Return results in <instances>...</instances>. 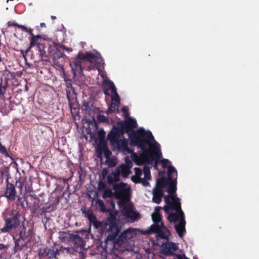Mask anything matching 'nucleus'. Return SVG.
<instances>
[{"mask_svg": "<svg viewBox=\"0 0 259 259\" xmlns=\"http://www.w3.org/2000/svg\"><path fill=\"white\" fill-rule=\"evenodd\" d=\"M129 138L132 145L138 146L142 151L139 156H137V165L152 162L154 160H158L161 157L160 145L155 140L151 131L141 127L130 135Z\"/></svg>", "mask_w": 259, "mask_h": 259, "instance_id": "1", "label": "nucleus"}, {"mask_svg": "<svg viewBox=\"0 0 259 259\" xmlns=\"http://www.w3.org/2000/svg\"><path fill=\"white\" fill-rule=\"evenodd\" d=\"M34 235L33 227H27L23 223L19 231L12 235L14 241V251L17 252L23 250L31 242Z\"/></svg>", "mask_w": 259, "mask_h": 259, "instance_id": "2", "label": "nucleus"}, {"mask_svg": "<svg viewBox=\"0 0 259 259\" xmlns=\"http://www.w3.org/2000/svg\"><path fill=\"white\" fill-rule=\"evenodd\" d=\"M177 179V176L174 179L172 178L167 185V192L169 193V195L164 197V201L166 205L163 207V209L166 213H169L172 209L181 208L180 199L176 196Z\"/></svg>", "mask_w": 259, "mask_h": 259, "instance_id": "3", "label": "nucleus"}, {"mask_svg": "<svg viewBox=\"0 0 259 259\" xmlns=\"http://www.w3.org/2000/svg\"><path fill=\"white\" fill-rule=\"evenodd\" d=\"M107 139L113 147V150L130 152L127 141L124 137L122 131L119 128V126L112 127L107 135Z\"/></svg>", "mask_w": 259, "mask_h": 259, "instance_id": "4", "label": "nucleus"}, {"mask_svg": "<svg viewBox=\"0 0 259 259\" xmlns=\"http://www.w3.org/2000/svg\"><path fill=\"white\" fill-rule=\"evenodd\" d=\"M21 218L22 215L17 210L13 209L9 211L4 219L5 226L0 229V233H9L17 229L20 225Z\"/></svg>", "mask_w": 259, "mask_h": 259, "instance_id": "5", "label": "nucleus"}, {"mask_svg": "<svg viewBox=\"0 0 259 259\" xmlns=\"http://www.w3.org/2000/svg\"><path fill=\"white\" fill-rule=\"evenodd\" d=\"M176 212H170L167 213L168 214L167 218L170 222L176 223L179 220V223L175 225V230L178 235L182 237L186 233L185 226L186 222L185 219L184 213L182 208L174 209Z\"/></svg>", "mask_w": 259, "mask_h": 259, "instance_id": "6", "label": "nucleus"}, {"mask_svg": "<svg viewBox=\"0 0 259 259\" xmlns=\"http://www.w3.org/2000/svg\"><path fill=\"white\" fill-rule=\"evenodd\" d=\"M107 212H109V215L107 220V225H109L107 240H113L120 232L121 227L118 225L119 220L116 217L117 212L110 209Z\"/></svg>", "mask_w": 259, "mask_h": 259, "instance_id": "7", "label": "nucleus"}, {"mask_svg": "<svg viewBox=\"0 0 259 259\" xmlns=\"http://www.w3.org/2000/svg\"><path fill=\"white\" fill-rule=\"evenodd\" d=\"M126 186L127 184L123 182L113 185V189L116 199L122 200H128L130 199V188Z\"/></svg>", "mask_w": 259, "mask_h": 259, "instance_id": "8", "label": "nucleus"}, {"mask_svg": "<svg viewBox=\"0 0 259 259\" xmlns=\"http://www.w3.org/2000/svg\"><path fill=\"white\" fill-rule=\"evenodd\" d=\"M167 174V178L162 177L157 179L155 186L154 187L155 188L163 190V189L167 187L169 184V182L172 178V176L174 175H175V176H177V171L173 166L169 165L168 168Z\"/></svg>", "mask_w": 259, "mask_h": 259, "instance_id": "9", "label": "nucleus"}, {"mask_svg": "<svg viewBox=\"0 0 259 259\" xmlns=\"http://www.w3.org/2000/svg\"><path fill=\"white\" fill-rule=\"evenodd\" d=\"M117 126H119V128L122 131L124 134H127L130 137V135L134 131V128H136L138 124L135 119L128 117L124 121L119 122Z\"/></svg>", "mask_w": 259, "mask_h": 259, "instance_id": "10", "label": "nucleus"}, {"mask_svg": "<svg viewBox=\"0 0 259 259\" xmlns=\"http://www.w3.org/2000/svg\"><path fill=\"white\" fill-rule=\"evenodd\" d=\"M84 62L81 56L78 53L75 58H72L70 61V66L73 75L75 76L77 73H80L82 71L81 67L82 63Z\"/></svg>", "mask_w": 259, "mask_h": 259, "instance_id": "11", "label": "nucleus"}, {"mask_svg": "<svg viewBox=\"0 0 259 259\" xmlns=\"http://www.w3.org/2000/svg\"><path fill=\"white\" fill-rule=\"evenodd\" d=\"M133 230L132 228H128L124 230L120 235L119 234L113 240H110L114 244V248L116 249V245H120L122 244L124 240L130 239L132 237ZM109 241V240H107Z\"/></svg>", "mask_w": 259, "mask_h": 259, "instance_id": "12", "label": "nucleus"}, {"mask_svg": "<svg viewBox=\"0 0 259 259\" xmlns=\"http://www.w3.org/2000/svg\"><path fill=\"white\" fill-rule=\"evenodd\" d=\"M3 196L6 197L8 200L11 201L15 200L16 197L15 186L13 184L9 183L8 178H7L6 180V189Z\"/></svg>", "mask_w": 259, "mask_h": 259, "instance_id": "13", "label": "nucleus"}, {"mask_svg": "<svg viewBox=\"0 0 259 259\" xmlns=\"http://www.w3.org/2000/svg\"><path fill=\"white\" fill-rule=\"evenodd\" d=\"M161 252L167 256H170V258H173L174 256H177L174 252L178 249L177 245L173 242L167 241L162 244Z\"/></svg>", "mask_w": 259, "mask_h": 259, "instance_id": "14", "label": "nucleus"}, {"mask_svg": "<svg viewBox=\"0 0 259 259\" xmlns=\"http://www.w3.org/2000/svg\"><path fill=\"white\" fill-rule=\"evenodd\" d=\"M81 211L84 217L88 219L90 224H92L96 228L100 227L101 223L97 220L92 209L86 210L84 208L83 209H81Z\"/></svg>", "mask_w": 259, "mask_h": 259, "instance_id": "15", "label": "nucleus"}, {"mask_svg": "<svg viewBox=\"0 0 259 259\" xmlns=\"http://www.w3.org/2000/svg\"><path fill=\"white\" fill-rule=\"evenodd\" d=\"M161 229H164L168 231V228L164 226L163 222L160 224L154 223L149 228L143 231L144 234L150 235L153 233L156 234Z\"/></svg>", "mask_w": 259, "mask_h": 259, "instance_id": "16", "label": "nucleus"}, {"mask_svg": "<svg viewBox=\"0 0 259 259\" xmlns=\"http://www.w3.org/2000/svg\"><path fill=\"white\" fill-rule=\"evenodd\" d=\"M69 241L77 247L82 248L85 245L84 239L77 234H70L69 236Z\"/></svg>", "mask_w": 259, "mask_h": 259, "instance_id": "17", "label": "nucleus"}, {"mask_svg": "<svg viewBox=\"0 0 259 259\" xmlns=\"http://www.w3.org/2000/svg\"><path fill=\"white\" fill-rule=\"evenodd\" d=\"M122 212L125 217L134 220L137 219L139 215V213L134 211L131 206H124Z\"/></svg>", "mask_w": 259, "mask_h": 259, "instance_id": "18", "label": "nucleus"}, {"mask_svg": "<svg viewBox=\"0 0 259 259\" xmlns=\"http://www.w3.org/2000/svg\"><path fill=\"white\" fill-rule=\"evenodd\" d=\"M120 181V169L117 168L114 171L112 172L111 174L107 177V183L109 184H113L114 183H117Z\"/></svg>", "mask_w": 259, "mask_h": 259, "instance_id": "19", "label": "nucleus"}, {"mask_svg": "<svg viewBox=\"0 0 259 259\" xmlns=\"http://www.w3.org/2000/svg\"><path fill=\"white\" fill-rule=\"evenodd\" d=\"M152 201L156 204H159L164 196L163 190L154 188L152 190Z\"/></svg>", "mask_w": 259, "mask_h": 259, "instance_id": "20", "label": "nucleus"}, {"mask_svg": "<svg viewBox=\"0 0 259 259\" xmlns=\"http://www.w3.org/2000/svg\"><path fill=\"white\" fill-rule=\"evenodd\" d=\"M39 40H41V38L36 39L35 46H36L37 50L39 52L40 59L46 61L47 56L46 55V52L45 50V46Z\"/></svg>", "mask_w": 259, "mask_h": 259, "instance_id": "21", "label": "nucleus"}, {"mask_svg": "<svg viewBox=\"0 0 259 259\" xmlns=\"http://www.w3.org/2000/svg\"><path fill=\"white\" fill-rule=\"evenodd\" d=\"M156 234L157 240L164 239L166 241H168L169 240L170 231L168 229V231H166L164 229H161Z\"/></svg>", "mask_w": 259, "mask_h": 259, "instance_id": "22", "label": "nucleus"}, {"mask_svg": "<svg viewBox=\"0 0 259 259\" xmlns=\"http://www.w3.org/2000/svg\"><path fill=\"white\" fill-rule=\"evenodd\" d=\"M79 53L81 56V58H82L84 62L85 60H87L91 63L96 58L98 57V56H96L95 54L88 52H86L85 54L81 52H79Z\"/></svg>", "mask_w": 259, "mask_h": 259, "instance_id": "23", "label": "nucleus"}, {"mask_svg": "<svg viewBox=\"0 0 259 259\" xmlns=\"http://www.w3.org/2000/svg\"><path fill=\"white\" fill-rule=\"evenodd\" d=\"M98 149L99 150L104 152V156L107 158H108L111 156L112 153L108 149L106 143H102V144H99Z\"/></svg>", "mask_w": 259, "mask_h": 259, "instance_id": "24", "label": "nucleus"}, {"mask_svg": "<svg viewBox=\"0 0 259 259\" xmlns=\"http://www.w3.org/2000/svg\"><path fill=\"white\" fill-rule=\"evenodd\" d=\"M119 104L117 103H114L113 102H111L110 106L108 107V110L106 111V113L107 114H110L111 113H119Z\"/></svg>", "mask_w": 259, "mask_h": 259, "instance_id": "25", "label": "nucleus"}, {"mask_svg": "<svg viewBox=\"0 0 259 259\" xmlns=\"http://www.w3.org/2000/svg\"><path fill=\"white\" fill-rule=\"evenodd\" d=\"M96 207L102 212H107L110 209H107L103 200L98 199L96 201Z\"/></svg>", "mask_w": 259, "mask_h": 259, "instance_id": "26", "label": "nucleus"}, {"mask_svg": "<svg viewBox=\"0 0 259 259\" xmlns=\"http://www.w3.org/2000/svg\"><path fill=\"white\" fill-rule=\"evenodd\" d=\"M8 86V80L6 79L4 82H3L2 79L1 78V82L0 83V98L4 97Z\"/></svg>", "mask_w": 259, "mask_h": 259, "instance_id": "27", "label": "nucleus"}, {"mask_svg": "<svg viewBox=\"0 0 259 259\" xmlns=\"http://www.w3.org/2000/svg\"><path fill=\"white\" fill-rule=\"evenodd\" d=\"M41 37L40 35H36L35 36L31 37L29 46L27 48L26 50L25 51L27 53L30 51L31 48L35 46L36 39H40Z\"/></svg>", "mask_w": 259, "mask_h": 259, "instance_id": "28", "label": "nucleus"}, {"mask_svg": "<svg viewBox=\"0 0 259 259\" xmlns=\"http://www.w3.org/2000/svg\"><path fill=\"white\" fill-rule=\"evenodd\" d=\"M0 153L2 154L5 155L6 157H10L11 159L12 160L13 162L16 164L17 165V164L14 161V158L10 155V151H8L6 147L3 146L1 143H0Z\"/></svg>", "mask_w": 259, "mask_h": 259, "instance_id": "29", "label": "nucleus"}, {"mask_svg": "<svg viewBox=\"0 0 259 259\" xmlns=\"http://www.w3.org/2000/svg\"><path fill=\"white\" fill-rule=\"evenodd\" d=\"M97 135L100 141L99 144H102V143H106L105 142L106 133L103 128L100 129L98 132Z\"/></svg>", "mask_w": 259, "mask_h": 259, "instance_id": "30", "label": "nucleus"}, {"mask_svg": "<svg viewBox=\"0 0 259 259\" xmlns=\"http://www.w3.org/2000/svg\"><path fill=\"white\" fill-rule=\"evenodd\" d=\"M105 86L108 87V89H110L112 95L118 94L113 82L111 80H107L105 83Z\"/></svg>", "mask_w": 259, "mask_h": 259, "instance_id": "31", "label": "nucleus"}, {"mask_svg": "<svg viewBox=\"0 0 259 259\" xmlns=\"http://www.w3.org/2000/svg\"><path fill=\"white\" fill-rule=\"evenodd\" d=\"M130 169L125 165H122L120 166V174H121L123 177H127L130 175Z\"/></svg>", "mask_w": 259, "mask_h": 259, "instance_id": "32", "label": "nucleus"}, {"mask_svg": "<svg viewBox=\"0 0 259 259\" xmlns=\"http://www.w3.org/2000/svg\"><path fill=\"white\" fill-rule=\"evenodd\" d=\"M152 219L154 223L160 224L161 221V214L160 212H153L152 214Z\"/></svg>", "mask_w": 259, "mask_h": 259, "instance_id": "33", "label": "nucleus"}, {"mask_svg": "<svg viewBox=\"0 0 259 259\" xmlns=\"http://www.w3.org/2000/svg\"><path fill=\"white\" fill-rule=\"evenodd\" d=\"M49 249V248L46 247L44 248H39L38 249V255L40 259H42L43 258L47 257V252H48Z\"/></svg>", "mask_w": 259, "mask_h": 259, "instance_id": "34", "label": "nucleus"}, {"mask_svg": "<svg viewBox=\"0 0 259 259\" xmlns=\"http://www.w3.org/2000/svg\"><path fill=\"white\" fill-rule=\"evenodd\" d=\"M5 175L7 176L9 178V171L6 167H3L0 169V182L3 183L4 181V176Z\"/></svg>", "mask_w": 259, "mask_h": 259, "instance_id": "35", "label": "nucleus"}, {"mask_svg": "<svg viewBox=\"0 0 259 259\" xmlns=\"http://www.w3.org/2000/svg\"><path fill=\"white\" fill-rule=\"evenodd\" d=\"M30 196L33 199H35V201L33 203V207L37 210L38 207V204L40 202V200L38 197L35 194H30Z\"/></svg>", "mask_w": 259, "mask_h": 259, "instance_id": "36", "label": "nucleus"}, {"mask_svg": "<svg viewBox=\"0 0 259 259\" xmlns=\"http://www.w3.org/2000/svg\"><path fill=\"white\" fill-rule=\"evenodd\" d=\"M113 196V193L110 189H106L103 193L102 197L104 199L111 198Z\"/></svg>", "mask_w": 259, "mask_h": 259, "instance_id": "37", "label": "nucleus"}, {"mask_svg": "<svg viewBox=\"0 0 259 259\" xmlns=\"http://www.w3.org/2000/svg\"><path fill=\"white\" fill-rule=\"evenodd\" d=\"M24 181L19 180L18 181H16V187L19 189L21 193L22 192V190H23V188L24 187Z\"/></svg>", "mask_w": 259, "mask_h": 259, "instance_id": "38", "label": "nucleus"}, {"mask_svg": "<svg viewBox=\"0 0 259 259\" xmlns=\"http://www.w3.org/2000/svg\"><path fill=\"white\" fill-rule=\"evenodd\" d=\"M20 28H21L22 30L26 32H27L29 34L31 35V37L33 36H35L33 33V29L31 28H28L24 25H22V26H20Z\"/></svg>", "mask_w": 259, "mask_h": 259, "instance_id": "39", "label": "nucleus"}, {"mask_svg": "<svg viewBox=\"0 0 259 259\" xmlns=\"http://www.w3.org/2000/svg\"><path fill=\"white\" fill-rule=\"evenodd\" d=\"M144 177L146 179H151L150 170L148 167L145 166L144 168Z\"/></svg>", "mask_w": 259, "mask_h": 259, "instance_id": "40", "label": "nucleus"}, {"mask_svg": "<svg viewBox=\"0 0 259 259\" xmlns=\"http://www.w3.org/2000/svg\"><path fill=\"white\" fill-rule=\"evenodd\" d=\"M47 253V257H48L50 259L56 258V251H55L53 249L49 248Z\"/></svg>", "mask_w": 259, "mask_h": 259, "instance_id": "41", "label": "nucleus"}, {"mask_svg": "<svg viewBox=\"0 0 259 259\" xmlns=\"http://www.w3.org/2000/svg\"><path fill=\"white\" fill-rule=\"evenodd\" d=\"M25 200V198L24 197H19L17 199V205L20 206L22 208L25 207L24 201Z\"/></svg>", "mask_w": 259, "mask_h": 259, "instance_id": "42", "label": "nucleus"}, {"mask_svg": "<svg viewBox=\"0 0 259 259\" xmlns=\"http://www.w3.org/2000/svg\"><path fill=\"white\" fill-rule=\"evenodd\" d=\"M97 120L99 122H106L108 121V118L104 115L99 114L97 116Z\"/></svg>", "mask_w": 259, "mask_h": 259, "instance_id": "43", "label": "nucleus"}, {"mask_svg": "<svg viewBox=\"0 0 259 259\" xmlns=\"http://www.w3.org/2000/svg\"><path fill=\"white\" fill-rule=\"evenodd\" d=\"M112 102H115L114 103H117L118 104L120 103V98L118 94H116L114 95H112L111 97Z\"/></svg>", "mask_w": 259, "mask_h": 259, "instance_id": "44", "label": "nucleus"}, {"mask_svg": "<svg viewBox=\"0 0 259 259\" xmlns=\"http://www.w3.org/2000/svg\"><path fill=\"white\" fill-rule=\"evenodd\" d=\"M148 179H139V180L140 181V183H142L143 186L144 187H149L150 186V183L148 182Z\"/></svg>", "mask_w": 259, "mask_h": 259, "instance_id": "45", "label": "nucleus"}, {"mask_svg": "<svg viewBox=\"0 0 259 259\" xmlns=\"http://www.w3.org/2000/svg\"><path fill=\"white\" fill-rule=\"evenodd\" d=\"M65 81L66 83V88L70 91V90L73 88V87L72 85V81L70 79H66Z\"/></svg>", "mask_w": 259, "mask_h": 259, "instance_id": "46", "label": "nucleus"}, {"mask_svg": "<svg viewBox=\"0 0 259 259\" xmlns=\"http://www.w3.org/2000/svg\"><path fill=\"white\" fill-rule=\"evenodd\" d=\"M109 172V168L108 167H105L102 170V175L103 178V179H105L106 177H107V175Z\"/></svg>", "mask_w": 259, "mask_h": 259, "instance_id": "47", "label": "nucleus"}, {"mask_svg": "<svg viewBox=\"0 0 259 259\" xmlns=\"http://www.w3.org/2000/svg\"><path fill=\"white\" fill-rule=\"evenodd\" d=\"M121 110H122V112L123 113L125 117L128 118L129 117V113L128 112V110L127 107L126 106H124L122 108Z\"/></svg>", "mask_w": 259, "mask_h": 259, "instance_id": "48", "label": "nucleus"}, {"mask_svg": "<svg viewBox=\"0 0 259 259\" xmlns=\"http://www.w3.org/2000/svg\"><path fill=\"white\" fill-rule=\"evenodd\" d=\"M9 247V244H4L3 243H0V250L7 252V250L8 249Z\"/></svg>", "mask_w": 259, "mask_h": 259, "instance_id": "49", "label": "nucleus"}, {"mask_svg": "<svg viewBox=\"0 0 259 259\" xmlns=\"http://www.w3.org/2000/svg\"><path fill=\"white\" fill-rule=\"evenodd\" d=\"M161 162L162 163V166L165 168L167 166V164H170V162L167 159H163Z\"/></svg>", "mask_w": 259, "mask_h": 259, "instance_id": "50", "label": "nucleus"}, {"mask_svg": "<svg viewBox=\"0 0 259 259\" xmlns=\"http://www.w3.org/2000/svg\"><path fill=\"white\" fill-rule=\"evenodd\" d=\"M106 184L102 181L99 182L98 184V189L100 190H102L105 188Z\"/></svg>", "mask_w": 259, "mask_h": 259, "instance_id": "51", "label": "nucleus"}, {"mask_svg": "<svg viewBox=\"0 0 259 259\" xmlns=\"http://www.w3.org/2000/svg\"><path fill=\"white\" fill-rule=\"evenodd\" d=\"M8 26H16V27H18V28H20V26H22V25H20L17 23H15L14 22H12V21H9L8 22Z\"/></svg>", "mask_w": 259, "mask_h": 259, "instance_id": "52", "label": "nucleus"}, {"mask_svg": "<svg viewBox=\"0 0 259 259\" xmlns=\"http://www.w3.org/2000/svg\"><path fill=\"white\" fill-rule=\"evenodd\" d=\"M139 179H141V178L135 176L132 177V181L135 183H140V181L139 180Z\"/></svg>", "mask_w": 259, "mask_h": 259, "instance_id": "53", "label": "nucleus"}, {"mask_svg": "<svg viewBox=\"0 0 259 259\" xmlns=\"http://www.w3.org/2000/svg\"><path fill=\"white\" fill-rule=\"evenodd\" d=\"M106 82V81H104V89H103V92L106 95H109V93L108 92V91L110 89H108V87L105 86V83Z\"/></svg>", "mask_w": 259, "mask_h": 259, "instance_id": "54", "label": "nucleus"}, {"mask_svg": "<svg viewBox=\"0 0 259 259\" xmlns=\"http://www.w3.org/2000/svg\"><path fill=\"white\" fill-rule=\"evenodd\" d=\"M134 170H135L136 174L137 176H139V175H142V170L140 168H139V167H135L134 168Z\"/></svg>", "mask_w": 259, "mask_h": 259, "instance_id": "55", "label": "nucleus"}, {"mask_svg": "<svg viewBox=\"0 0 259 259\" xmlns=\"http://www.w3.org/2000/svg\"><path fill=\"white\" fill-rule=\"evenodd\" d=\"M63 55V53H62L60 51H58L56 52L54 54L55 57L58 56L59 57H62Z\"/></svg>", "mask_w": 259, "mask_h": 259, "instance_id": "56", "label": "nucleus"}, {"mask_svg": "<svg viewBox=\"0 0 259 259\" xmlns=\"http://www.w3.org/2000/svg\"><path fill=\"white\" fill-rule=\"evenodd\" d=\"M162 209V207L160 206H156L155 208L154 212H159L160 210Z\"/></svg>", "mask_w": 259, "mask_h": 259, "instance_id": "57", "label": "nucleus"}, {"mask_svg": "<svg viewBox=\"0 0 259 259\" xmlns=\"http://www.w3.org/2000/svg\"><path fill=\"white\" fill-rule=\"evenodd\" d=\"M21 54H22V56L25 58L26 59V55H27V53L23 51V50H21Z\"/></svg>", "mask_w": 259, "mask_h": 259, "instance_id": "58", "label": "nucleus"}, {"mask_svg": "<svg viewBox=\"0 0 259 259\" xmlns=\"http://www.w3.org/2000/svg\"><path fill=\"white\" fill-rule=\"evenodd\" d=\"M6 252L3 251V250H0V257H2V256L3 255V253H5Z\"/></svg>", "mask_w": 259, "mask_h": 259, "instance_id": "59", "label": "nucleus"}, {"mask_svg": "<svg viewBox=\"0 0 259 259\" xmlns=\"http://www.w3.org/2000/svg\"><path fill=\"white\" fill-rule=\"evenodd\" d=\"M40 25L41 27H45L46 26V24L45 23H41Z\"/></svg>", "mask_w": 259, "mask_h": 259, "instance_id": "60", "label": "nucleus"}, {"mask_svg": "<svg viewBox=\"0 0 259 259\" xmlns=\"http://www.w3.org/2000/svg\"><path fill=\"white\" fill-rule=\"evenodd\" d=\"M109 165H112V166H115V163L114 162H113L112 161H111V162L109 164Z\"/></svg>", "mask_w": 259, "mask_h": 259, "instance_id": "61", "label": "nucleus"}, {"mask_svg": "<svg viewBox=\"0 0 259 259\" xmlns=\"http://www.w3.org/2000/svg\"><path fill=\"white\" fill-rule=\"evenodd\" d=\"M111 205H112V206L113 208H114V207H115V204H114V201H113V200H112V201H111Z\"/></svg>", "mask_w": 259, "mask_h": 259, "instance_id": "62", "label": "nucleus"}, {"mask_svg": "<svg viewBox=\"0 0 259 259\" xmlns=\"http://www.w3.org/2000/svg\"><path fill=\"white\" fill-rule=\"evenodd\" d=\"M51 18H52V19H53V20H55V19H56V16H51Z\"/></svg>", "mask_w": 259, "mask_h": 259, "instance_id": "63", "label": "nucleus"}, {"mask_svg": "<svg viewBox=\"0 0 259 259\" xmlns=\"http://www.w3.org/2000/svg\"><path fill=\"white\" fill-rule=\"evenodd\" d=\"M25 90L26 91H28V87H27V85H25Z\"/></svg>", "mask_w": 259, "mask_h": 259, "instance_id": "64", "label": "nucleus"}]
</instances>
